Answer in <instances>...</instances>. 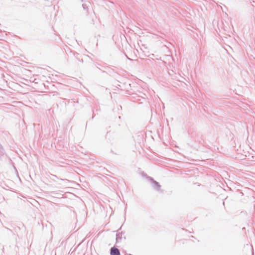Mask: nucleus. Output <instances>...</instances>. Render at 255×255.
Returning <instances> with one entry per match:
<instances>
[{
  "label": "nucleus",
  "instance_id": "nucleus-1",
  "mask_svg": "<svg viewBox=\"0 0 255 255\" xmlns=\"http://www.w3.org/2000/svg\"><path fill=\"white\" fill-rule=\"evenodd\" d=\"M111 255H121L119 250L115 247H113L111 249Z\"/></svg>",
  "mask_w": 255,
  "mask_h": 255
}]
</instances>
